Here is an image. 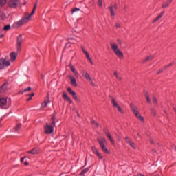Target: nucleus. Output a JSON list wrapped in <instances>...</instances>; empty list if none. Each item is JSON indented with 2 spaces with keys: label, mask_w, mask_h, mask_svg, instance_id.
<instances>
[{
  "label": "nucleus",
  "mask_w": 176,
  "mask_h": 176,
  "mask_svg": "<svg viewBox=\"0 0 176 176\" xmlns=\"http://www.w3.org/2000/svg\"><path fill=\"white\" fill-rule=\"evenodd\" d=\"M121 23L119 22L116 23V28H120Z\"/></svg>",
  "instance_id": "40"
},
{
  "label": "nucleus",
  "mask_w": 176,
  "mask_h": 176,
  "mask_svg": "<svg viewBox=\"0 0 176 176\" xmlns=\"http://www.w3.org/2000/svg\"><path fill=\"white\" fill-rule=\"evenodd\" d=\"M111 46V49L113 50V52L115 53V54H116V56H118V57H119V58L122 59L123 58L124 56H123V52H122V51H120V50L119 49V47L118 46V44H116V43L111 42L110 43Z\"/></svg>",
  "instance_id": "1"
},
{
  "label": "nucleus",
  "mask_w": 176,
  "mask_h": 176,
  "mask_svg": "<svg viewBox=\"0 0 176 176\" xmlns=\"http://www.w3.org/2000/svg\"><path fill=\"white\" fill-rule=\"evenodd\" d=\"M44 129L45 134H52V133H53V131L54 130V125H53L52 124H49L48 123H47Z\"/></svg>",
  "instance_id": "6"
},
{
  "label": "nucleus",
  "mask_w": 176,
  "mask_h": 176,
  "mask_svg": "<svg viewBox=\"0 0 176 176\" xmlns=\"http://www.w3.org/2000/svg\"><path fill=\"white\" fill-rule=\"evenodd\" d=\"M160 19H162L159 15L154 19V21H153V23H156V21H157V20H159Z\"/></svg>",
  "instance_id": "41"
},
{
  "label": "nucleus",
  "mask_w": 176,
  "mask_h": 176,
  "mask_svg": "<svg viewBox=\"0 0 176 176\" xmlns=\"http://www.w3.org/2000/svg\"><path fill=\"white\" fill-rule=\"evenodd\" d=\"M125 141L127 144H129V145H130V146H131V148H133V149H137L135 144H134L133 142L131 141V140H130L128 137L125 138Z\"/></svg>",
  "instance_id": "12"
},
{
  "label": "nucleus",
  "mask_w": 176,
  "mask_h": 176,
  "mask_svg": "<svg viewBox=\"0 0 176 176\" xmlns=\"http://www.w3.org/2000/svg\"><path fill=\"white\" fill-rule=\"evenodd\" d=\"M10 58H11V61H14V60H16V53L12 52L10 54Z\"/></svg>",
  "instance_id": "28"
},
{
  "label": "nucleus",
  "mask_w": 176,
  "mask_h": 176,
  "mask_svg": "<svg viewBox=\"0 0 176 176\" xmlns=\"http://www.w3.org/2000/svg\"><path fill=\"white\" fill-rule=\"evenodd\" d=\"M41 79H45V76L43 74H41Z\"/></svg>",
  "instance_id": "48"
},
{
  "label": "nucleus",
  "mask_w": 176,
  "mask_h": 176,
  "mask_svg": "<svg viewBox=\"0 0 176 176\" xmlns=\"http://www.w3.org/2000/svg\"><path fill=\"white\" fill-rule=\"evenodd\" d=\"M4 5H6V0H0V6L3 7Z\"/></svg>",
  "instance_id": "32"
},
{
  "label": "nucleus",
  "mask_w": 176,
  "mask_h": 176,
  "mask_svg": "<svg viewBox=\"0 0 176 176\" xmlns=\"http://www.w3.org/2000/svg\"><path fill=\"white\" fill-rule=\"evenodd\" d=\"M67 91L68 93H69V94H71L74 98V100H75L76 101H78V96H76V92L72 91V89H71V87H68L67 88Z\"/></svg>",
  "instance_id": "9"
},
{
  "label": "nucleus",
  "mask_w": 176,
  "mask_h": 176,
  "mask_svg": "<svg viewBox=\"0 0 176 176\" xmlns=\"http://www.w3.org/2000/svg\"><path fill=\"white\" fill-rule=\"evenodd\" d=\"M24 164H25V166H28V162H24Z\"/></svg>",
  "instance_id": "51"
},
{
  "label": "nucleus",
  "mask_w": 176,
  "mask_h": 176,
  "mask_svg": "<svg viewBox=\"0 0 176 176\" xmlns=\"http://www.w3.org/2000/svg\"><path fill=\"white\" fill-rule=\"evenodd\" d=\"M105 134H106L107 138H109V140L111 142V143L112 144V145H115V140H113V139L112 138V136L111 135L109 132H106Z\"/></svg>",
  "instance_id": "20"
},
{
  "label": "nucleus",
  "mask_w": 176,
  "mask_h": 176,
  "mask_svg": "<svg viewBox=\"0 0 176 176\" xmlns=\"http://www.w3.org/2000/svg\"><path fill=\"white\" fill-rule=\"evenodd\" d=\"M22 43H23V36L21 34H19V36L17 37L18 50H20Z\"/></svg>",
  "instance_id": "13"
},
{
  "label": "nucleus",
  "mask_w": 176,
  "mask_h": 176,
  "mask_svg": "<svg viewBox=\"0 0 176 176\" xmlns=\"http://www.w3.org/2000/svg\"><path fill=\"white\" fill-rule=\"evenodd\" d=\"M3 30H4V31H8V30H10V25H6V26L3 28Z\"/></svg>",
  "instance_id": "36"
},
{
  "label": "nucleus",
  "mask_w": 176,
  "mask_h": 176,
  "mask_svg": "<svg viewBox=\"0 0 176 176\" xmlns=\"http://www.w3.org/2000/svg\"><path fill=\"white\" fill-rule=\"evenodd\" d=\"M131 108L136 118H138V119H139V120L141 122H144V117L141 116V115L138 113V109H137V107L133 104H131Z\"/></svg>",
  "instance_id": "3"
},
{
  "label": "nucleus",
  "mask_w": 176,
  "mask_h": 176,
  "mask_svg": "<svg viewBox=\"0 0 176 176\" xmlns=\"http://www.w3.org/2000/svg\"><path fill=\"white\" fill-rule=\"evenodd\" d=\"M79 10H80V9L78 8H74L72 12V13H75V12H79Z\"/></svg>",
  "instance_id": "39"
},
{
  "label": "nucleus",
  "mask_w": 176,
  "mask_h": 176,
  "mask_svg": "<svg viewBox=\"0 0 176 176\" xmlns=\"http://www.w3.org/2000/svg\"><path fill=\"white\" fill-rule=\"evenodd\" d=\"M109 12L111 13V16H115V11H113V8L112 6L109 7Z\"/></svg>",
  "instance_id": "29"
},
{
  "label": "nucleus",
  "mask_w": 176,
  "mask_h": 176,
  "mask_svg": "<svg viewBox=\"0 0 176 176\" xmlns=\"http://www.w3.org/2000/svg\"><path fill=\"white\" fill-rule=\"evenodd\" d=\"M92 151H93L94 153H95V155H96V156H98L100 159H102V156H101V154L98 152V150H97V148H96V147H92Z\"/></svg>",
  "instance_id": "23"
},
{
  "label": "nucleus",
  "mask_w": 176,
  "mask_h": 176,
  "mask_svg": "<svg viewBox=\"0 0 176 176\" xmlns=\"http://www.w3.org/2000/svg\"><path fill=\"white\" fill-rule=\"evenodd\" d=\"M151 116H156V111L155 109H151Z\"/></svg>",
  "instance_id": "35"
},
{
  "label": "nucleus",
  "mask_w": 176,
  "mask_h": 176,
  "mask_svg": "<svg viewBox=\"0 0 176 176\" xmlns=\"http://www.w3.org/2000/svg\"><path fill=\"white\" fill-rule=\"evenodd\" d=\"M114 76H116V79H118V80H122V77L120 76H119V74H118V72H114L113 73Z\"/></svg>",
  "instance_id": "27"
},
{
  "label": "nucleus",
  "mask_w": 176,
  "mask_h": 176,
  "mask_svg": "<svg viewBox=\"0 0 176 176\" xmlns=\"http://www.w3.org/2000/svg\"><path fill=\"white\" fill-rule=\"evenodd\" d=\"M164 71V67L163 69H160V71L157 72V74H160L161 72H163Z\"/></svg>",
  "instance_id": "45"
},
{
  "label": "nucleus",
  "mask_w": 176,
  "mask_h": 176,
  "mask_svg": "<svg viewBox=\"0 0 176 176\" xmlns=\"http://www.w3.org/2000/svg\"><path fill=\"white\" fill-rule=\"evenodd\" d=\"M91 123L92 124H95V126H96V127H98V126H100V124L97 122H96V121H94V120H91Z\"/></svg>",
  "instance_id": "38"
},
{
  "label": "nucleus",
  "mask_w": 176,
  "mask_h": 176,
  "mask_svg": "<svg viewBox=\"0 0 176 176\" xmlns=\"http://www.w3.org/2000/svg\"><path fill=\"white\" fill-rule=\"evenodd\" d=\"M50 100L49 96L47 97V99L41 104V108H46L47 107V104H50Z\"/></svg>",
  "instance_id": "19"
},
{
  "label": "nucleus",
  "mask_w": 176,
  "mask_h": 176,
  "mask_svg": "<svg viewBox=\"0 0 176 176\" xmlns=\"http://www.w3.org/2000/svg\"><path fill=\"white\" fill-rule=\"evenodd\" d=\"M153 56H149L143 60V63H146V61H149V60H153Z\"/></svg>",
  "instance_id": "30"
},
{
  "label": "nucleus",
  "mask_w": 176,
  "mask_h": 176,
  "mask_svg": "<svg viewBox=\"0 0 176 176\" xmlns=\"http://www.w3.org/2000/svg\"><path fill=\"white\" fill-rule=\"evenodd\" d=\"M82 76L85 78V79H87L92 86H94V82H93V80H91V78L87 72L85 70L82 71Z\"/></svg>",
  "instance_id": "7"
},
{
  "label": "nucleus",
  "mask_w": 176,
  "mask_h": 176,
  "mask_svg": "<svg viewBox=\"0 0 176 176\" xmlns=\"http://www.w3.org/2000/svg\"><path fill=\"white\" fill-rule=\"evenodd\" d=\"M98 6H100V8H102V0H98Z\"/></svg>",
  "instance_id": "37"
},
{
  "label": "nucleus",
  "mask_w": 176,
  "mask_h": 176,
  "mask_svg": "<svg viewBox=\"0 0 176 176\" xmlns=\"http://www.w3.org/2000/svg\"><path fill=\"white\" fill-rule=\"evenodd\" d=\"M27 158V156L23 157V158H21V162L23 163V162H24V160Z\"/></svg>",
  "instance_id": "46"
},
{
  "label": "nucleus",
  "mask_w": 176,
  "mask_h": 176,
  "mask_svg": "<svg viewBox=\"0 0 176 176\" xmlns=\"http://www.w3.org/2000/svg\"><path fill=\"white\" fill-rule=\"evenodd\" d=\"M151 144H153V140H151Z\"/></svg>",
  "instance_id": "54"
},
{
  "label": "nucleus",
  "mask_w": 176,
  "mask_h": 176,
  "mask_svg": "<svg viewBox=\"0 0 176 176\" xmlns=\"http://www.w3.org/2000/svg\"><path fill=\"white\" fill-rule=\"evenodd\" d=\"M63 100H65V101H68V102H69V104H72V100L71 99V98H69V96H68V95L67 94H65V92L63 93V96H62Z\"/></svg>",
  "instance_id": "16"
},
{
  "label": "nucleus",
  "mask_w": 176,
  "mask_h": 176,
  "mask_svg": "<svg viewBox=\"0 0 176 176\" xmlns=\"http://www.w3.org/2000/svg\"><path fill=\"white\" fill-rule=\"evenodd\" d=\"M82 52H83L84 54H85L87 60L89 61V63L93 65V60H91V58H90V55H89V52H87V51H85V48H82Z\"/></svg>",
  "instance_id": "17"
},
{
  "label": "nucleus",
  "mask_w": 176,
  "mask_h": 176,
  "mask_svg": "<svg viewBox=\"0 0 176 176\" xmlns=\"http://www.w3.org/2000/svg\"><path fill=\"white\" fill-rule=\"evenodd\" d=\"M174 63H170L169 65L165 66L164 67V69H167V68H168V67H171V65H173Z\"/></svg>",
  "instance_id": "44"
},
{
  "label": "nucleus",
  "mask_w": 176,
  "mask_h": 176,
  "mask_svg": "<svg viewBox=\"0 0 176 176\" xmlns=\"http://www.w3.org/2000/svg\"><path fill=\"white\" fill-rule=\"evenodd\" d=\"M54 120H56V116H53L52 118V124L53 126H56V122H54Z\"/></svg>",
  "instance_id": "33"
},
{
  "label": "nucleus",
  "mask_w": 176,
  "mask_h": 176,
  "mask_svg": "<svg viewBox=\"0 0 176 176\" xmlns=\"http://www.w3.org/2000/svg\"><path fill=\"white\" fill-rule=\"evenodd\" d=\"M139 176H144V175H142V174H140V175H139Z\"/></svg>",
  "instance_id": "55"
},
{
  "label": "nucleus",
  "mask_w": 176,
  "mask_h": 176,
  "mask_svg": "<svg viewBox=\"0 0 176 176\" xmlns=\"http://www.w3.org/2000/svg\"><path fill=\"white\" fill-rule=\"evenodd\" d=\"M21 129V124H18L15 127V131H19Z\"/></svg>",
  "instance_id": "34"
},
{
  "label": "nucleus",
  "mask_w": 176,
  "mask_h": 176,
  "mask_svg": "<svg viewBox=\"0 0 176 176\" xmlns=\"http://www.w3.org/2000/svg\"><path fill=\"white\" fill-rule=\"evenodd\" d=\"M30 100H32V98L31 96L29 98H28L26 101H30Z\"/></svg>",
  "instance_id": "49"
},
{
  "label": "nucleus",
  "mask_w": 176,
  "mask_h": 176,
  "mask_svg": "<svg viewBox=\"0 0 176 176\" xmlns=\"http://www.w3.org/2000/svg\"><path fill=\"white\" fill-rule=\"evenodd\" d=\"M10 65V62L5 58L0 59V69H3L5 67H9Z\"/></svg>",
  "instance_id": "5"
},
{
  "label": "nucleus",
  "mask_w": 176,
  "mask_h": 176,
  "mask_svg": "<svg viewBox=\"0 0 176 176\" xmlns=\"http://www.w3.org/2000/svg\"><path fill=\"white\" fill-rule=\"evenodd\" d=\"M29 96H31V97H34V96H35V94L32 93L31 94H29Z\"/></svg>",
  "instance_id": "50"
},
{
  "label": "nucleus",
  "mask_w": 176,
  "mask_h": 176,
  "mask_svg": "<svg viewBox=\"0 0 176 176\" xmlns=\"http://www.w3.org/2000/svg\"><path fill=\"white\" fill-rule=\"evenodd\" d=\"M0 107L1 108H9L10 107V103L8 102V100L5 98H0Z\"/></svg>",
  "instance_id": "4"
},
{
  "label": "nucleus",
  "mask_w": 176,
  "mask_h": 176,
  "mask_svg": "<svg viewBox=\"0 0 176 176\" xmlns=\"http://www.w3.org/2000/svg\"><path fill=\"white\" fill-rule=\"evenodd\" d=\"M144 96L146 97V100L148 104H151V98H149V94L148 93V91H144Z\"/></svg>",
  "instance_id": "24"
},
{
  "label": "nucleus",
  "mask_w": 176,
  "mask_h": 176,
  "mask_svg": "<svg viewBox=\"0 0 176 176\" xmlns=\"http://www.w3.org/2000/svg\"><path fill=\"white\" fill-rule=\"evenodd\" d=\"M28 153H30V155H38V153H41V148H34L33 149L28 151Z\"/></svg>",
  "instance_id": "10"
},
{
  "label": "nucleus",
  "mask_w": 176,
  "mask_h": 176,
  "mask_svg": "<svg viewBox=\"0 0 176 176\" xmlns=\"http://www.w3.org/2000/svg\"><path fill=\"white\" fill-rule=\"evenodd\" d=\"M98 142L100 146L107 145V139H105L104 138H98Z\"/></svg>",
  "instance_id": "14"
},
{
  "label": "nucleus",
  "mask_w": 176,
  "mask_h": 176,
  "mask_svg": "<svg viewBox=\"0 0 176 176\" xmlns=\"http://www.w3.org/2000/svg\"><path fill=\"white\" fill-rule=\"evenodd\" d=\"M163 14H164V11H163L160 15H158L159 16H160L161 18L163 16Z\"/></svg>",
  "instance_id": "47"
},
{
  "label": "nucleus",
  "mask_w": 176,
  "mask_h": 176,
  "mask_svg": "<svg viewBox=\"0 0 176 176\" xmlns=\"http://www.w3.org/2000/svg\"><path fill=\"white\" fill-rule=\"evenodd\" d=\"M0 38H3V34H0Z\"/></svg>",
  "instance_id": "53"
},
{
  "label": "nucleus",
  "mask_w": 176,
  "mask_h": 176,
  "mask_svg": "<svg viewBox=\"0 0 176 176\" xmlns=\"http://www.w3.org/2000/svg\"><path fill=\"white\" fill-rule=\"evenodd\" d=\"M153 101L154 104H157V99H156V97H153Z\"/></svg>",
  "instance_id": "43"
},
{
  "label": "nucleus",
  "mask_w": 176,
  "mask_h": 176,
  "mask_svg": "<svg viewBox=\"0 0 176 176\" xmlns=\"http://www.w3.org/2000/svg\"><path fill=\"white\" fill-rule=\"evenodd\" d=\"M100 148H101L102 151L104 153H110L109 150H108V148H107V146H105V145H104V146H100Z\"/></svg>",
  "instance_id": "25"
},
{
  "label": "nucleus",
  "mask_w": 176,
  "mask_h": 176,
  "mask_svg": "<svg viewBox=\"0 0 176 176\" xmlns=\"http://www.w3.org/2000/svg\"><path fill=\"white\" fill-rule=\"evenodd\" d=\"M70 69L72 72H73L74 75L76 76V78H79V72L76 71L75 67L72 65H70Z\"/></svg>",
  "instance_id": "18"
},
{
  "label": "nucleus",
  "mask_w": 176,
  "mask_h": 176,
  "mask_svg": "<svg viewBox=\"0 0 176 176\" xmlns=\"http://www.w3.org/2000/svg\"><path fill=\"white\" fill-rule=\"evenodd\" d=\"M63 175H64V173H63V174L60 175V176H63Z\"/></svg>",
  "instance_id": "56"
},
{
  "label": "nucleus",
  "mask_w": 176,
  "mask_h": 176,
  "mask_svg": "<svg viewBox=\"0 0 176 176\" xmlns=\"http://www.w3.org/2000/svg\"><path fill=\"white\" fill-rule=\"evenodd\" d=\"M87 171H89V168H85V169L82 170V172L80 173V176L85 175V174H86V173H87Z\"/></svg>",
  "instance_id": "31"
},
{
  "label": "nucleus",
  "mask_w": 176,
  "mask_h": 176,
  "mask_svg": "<svg viewBox=\"0 0 176 176\" xmlns=\"http://www.w3.org/2000/svg\"><path fill=\"white\" fill-rule=\"evenodd\" d=\"M31 90V87H29L23 90V91L25 93L27 91H30Z\"/></svg>",
  "instance_id": "42"
},
{
  "label": "nucleus",
  "mask_w": 176,
  "mask_h": 176,
  "mask_svg": "<svg viewBox=\"0 0 176 176\" xmlns=\"http://www.w3.org/2000/svg\"><path fill=\"white\" fill-rule=\"evenodd\" d=\"M114 9H118V6L117 5L114 6Z\"/></svg>",
  "instance_id": "52"
},
{
  "label": "nucleus",
  "mask_w": 176,
  "mask_h": 176,
  "mask_svg": "<svg viewBox=\"0 0 176 176\" xmlns=\"http://www.w3.org/2000/svg\"><path fill=\"white\" fill-rule=\"evenodd\" d=\"M17 5H19V1L17 0L16 1L11 0L9 2V7L12 8V9H16V8H17Z\"/></svg>",
  "instance_id": "11"
},
{
  "label": "nucleus",
  "mask_w": 176,
  "mask_h": 176,
  "mask_svg": "<svg viewBox=\"0 0 176 176\" xmlns=\"http://www.w3.org/2000/svg\"><path fill=\"white\" fill-rule=\"evenodd\" d=\"M37 6H38V4H37V3L34 4V8H33V10H32L31 14L29 15V16H30V17H32V15L35 13V10H36Z\"/></svg>",
  "instance_id": "26"
},
{
  "label": "nucleus",
  "mask_w": 176,
  "mask_h": 176,
  "mask_svg": "<svg viewBox=\"0 0 176 176\" xmlns=\"http://www.w3.org/2000/svg\"><path fill=\"white\" fill-rule=\"evenodd\" d=\"M111 103L113 104L114 108H116L118 111H120V113H124L123 109H122V107L118 104V102H116V100H115V98H111Z\"/></svg>",
  "instance_id": "8"
},
{
  "label": "nucleus",
  "mask_w": 176,
  "mask_h": 176,
  "mask_svg": "<svg viewBox=\"0 0 176 176\" xmlns=\"http://www.w3.org/2000/svg\"><path fill=\"white\" fill-rule=\"evenodd\" d=\"M171 2H173V0H167L166 1L164 2L162 4L163 9H165V8H168Z\"/></svg>",
  "instance_id": "21"
},
{
  "label": "nucleus",
  "mask_w": 176,
  "mask_h": 176,
  "mask_svg": "<svg viewBox=\"0 0 176 176\" xmlns=\"http://www.w3.org/2000/svg\"><path fill=\"white\" fill-rule=\"evenodd\" d=\"M68 78L70 80V83L72 85V86H78V84L76 83V79L74 78V76H68Z\"/></svg>",
  "instance_id": "15"
},
{
  "label": "nucleus",
  "mask_w": 176,
  "mask_h": 176,
  "mask_svg": "<svg viewBox=\"0 0 176 176\" xmlns=\"http://www.w3.org/2000/svg\"><path fill=\"white\" fill-rule=\"evenodd\" d=\"M8 89V84L4 83L1 87H0V93H5L6 91V89Z\"/></svg>",
  "instance_id": "22"
},
{
  "label": "nucleus",
  "mask_w": 176,
  "mask_h": 176,
  "mask_svg": "<svg viewBox=\"0 0 176 176\" xmlns=\"http://www.w3.org/2000/svg\"><path fill=\"white\" fill-rule=\"evenodd\" d=\"M31 19V16H26L25 18H23L20 21L16 22L14 23V27L16 28H19V27H21V25H24V24H26V23H28V21Z\"/></svg>",
  "instance_id": "2"
}]
</instances>
